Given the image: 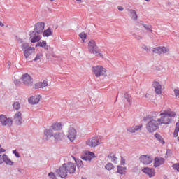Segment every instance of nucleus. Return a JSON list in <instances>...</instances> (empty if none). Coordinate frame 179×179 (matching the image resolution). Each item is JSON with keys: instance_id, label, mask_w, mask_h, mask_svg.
<instances>
[{"instance_id": "1", "label": "nucleus", "mask_w": 179, "mask_h": 179, "mask_svg": "<svg viewBox=\"0 0 179 179\" xmlns=\"http://www.w3.org/2000/svg\"><path fill=\"white\" fill-rule=\"evenodd\" d=\"M159 118L157 119V122L159 125H169L171 122V118L176 117V112L171 110L162 111L159 114Z\"/></svg>"}, {"instance_id": "2", "label": "nucleus", "mask_w": 179, "mask_h": 179, "mask_svg": "<svg viewBox=\"0 0 179 179\" xmlns=\"http://www.w3.org/2000/svg\"><path fill=\"white\" fill-rule=\"evenodd\" d=\"M60 129H62V124L59 122L53 123L49 129L44 131L47 141H50L54 136V131H60Z\"/></svg>"}, {"instance_id": "3", "label": "nucleus", "mask_w": 179, "mask_h": 179, "mask_svg": "<svg viewBox=\"0 0 179 179\" xmlns=\"http://www.w3.org/2000/svg\"><path fill=\"white\" fill-rule=\"evenodd\" d=\"M159 125H160V124H159V122H157L156 119H151L146 125V129L150 134H152V132H155V131L159 129Z\"/></svg>"}, {"instance_id": "4", "label": "nucleus", "mask_w": 179, "mask_h": 179, "mask_svg": "<svg viewBox=\"0 0 179 179\" xmlns=\"http://www.w3.org/2000/svg\"><path fill=\"white\" fill-rule=\"evenodd\" d=\"M92 72L96 78H100V76H104L107 73V70L102 66H96L92 67Z\"/></svg>"}, {"instance_id": "5", "label": "nucleus", "mask_w": 179, "mask_h": 179, "mask_svg": "<svg viewBox=\"0 0 179 179\" xmlns=\"http://www.w3.org/2000/svg\"><path fill=\"white\" fill-rule=\"evenodd\" d=\"M100 143H101V141H100V139L97 137H92L86 142V145L90 146V148H96V146H99Z\"/></svg>"}, {"instance_id": "6", "label": "nucleus", "mask_w": 179, "mask_h": 179, "mask_svg": "<svg viewBox=\"0 0 179 179\" xmlns=\"http://www.w3.org/2000/svg\"><path fill=\"white\" fill-rule=\"evenodd\" d=\"M141 163L143 164H150L153 162V157L146 155H141L139 158Z\"/></svg>"}, {"instance_id": "7", "label": "nucleus", "mask_w": 179, "mask_h": 179, "mask_svg": "<svg viewBox=\"0 0 179 179\" xmlns=\"http://www.w3.org/2000/svg\"><path fill=\"white\" fill-rule=\"evenodd\" d=\"M45 27V23L43 22H37L34 25V31L37 34H41L44 31V28Z\"/></svg>"}, {"instance_id": "8", "label": "nucleus", "mask_w": 179, "mask_h": 179, "mask_svg": "<svg viewBox=\"0 0 179 179\" xmlns=\"http://www.w3.org/2000/svg\"><path fill=\"white\" fill-rule=\"evenodd\" d=\"M76 135H77L76 129H75V128L73 127H70L69 129L68 134H67L68 139H69L71 142H73V141L76 139Z\"/></svg>"}, {"instance_id": "9", "label": "nucleus", "mask_w": 179, "mask_h": 179, "mask_svg": "<svg viewBox=\"0 0 179 179\" xmlns=\"http://www.w3.org/2000/svg\"><path fill=\"white\" fill-rule=\"evenodd\" d=\"M12 122H13L12 120L8 119V117H6V116H5L3 115H0V123L3 127H6V125H8V127H10V126H12Z\"/></svg>"}, {"instance_id": "10", "label": "nucleus", "mask_w": 179, "mask_h": 179, "mask_svg": "<svg viewBox=\"0 0 179 179\" xmlns=\"http://www.w3.org/2000/svg\"><path fill=\"white\" fill-rule=\"evenodd\" d=\"M54 142L55 143H58V142H61V141H64L66 138V136L64 133L57 132L53 134Z\"/></svg>"}, {"instance_id": "11", "label": "nucleus", "mask_w": 179, "mask_h": 179, "mask_svg": "<svg viewBox=\"0 0 179 179\" xmlns=\"http://www.w3.org/2000/svg\"><path fill=\"white\" fill-rule=\"evenodd\" d=\"M22 82L26 86H30L33 83V79H31L30 75L25 73L22 76Z\"/></svg>"}, {"instance_id": "12", "label": "nucleus", "mask_w": 179, "mask_h": 179, "mask_svg": "<svg viewBox=\"0 0 179 179\" xmlns=\"http://www.w3.org/2000/svg\"><path fill=\"white\" fill-rule=\"evenodd\" d=\"M169 48L164 46H161V47L155 48L152 50V52H154L155 54H159V55H161V54H166V52H169Z\"/></svg>"}, {"instance_id": "13", "label": "nucleus", "mask_w": 179, "mask_h": 179, "mask_svg": "<svg viewBox=\"0 0 179 179\" xmlns=\"http://www.w3.org/2000/svg\"><path fill=\"white\" fill-rule=\"evenodd\" d=\"M64 167L66 168V170L70 173V174H73V173L76 171V166H75V164L72 162L64 164Z\"/></svg>"}, {"instance_id": "14", "label": "nucleus", "mask_w": 179, "mask_h": 179, "mask_svg": "<svg viewBox=\"0 0 179 179\" xmlns=\"http://www.w3.org/2000/svg\"><path fill=\"white\" fill-rule=\"evenodd\" d=\"M40 100H41V96L36 95L34 96H31L28 99V102L29 103V104L34 106L35 104H38V103H40Z\"/></svg>"}, {"instance_id": "15", "label": "nucleus", "mask_w": 179, "mask_h": 179, "mask_svg": "<svg viewBox=\"0 0 179 179\" xmlns=\"http://www.w3.org/2000/svg\"><path fill=\"white\" fill-rule=\"evenodd\" d=\"M57 173L59 177H61L62 178H65V177L68 176V171H66V168L65 167L64 164L62 166L59 168V169L57 170Z\"/></svg>"}, {"instance_id": "16", "label": "nucleus", "mask_w": 179, "mask_h": 179, "mask_svg": "<svg viewBox=\"0 0 179 179\" xmlns=\"http://www.w3.org/2000/svg\"><path fill=\"white\" fill-rule=\"evenodd\" d=\"M142 171L150 178L155 177V174H156L153 168L145 167L142 169Z\"/></svg>"}, {"instance_id": "17", "label": "nucleus", "mask_w": 179, "mask_h": 179, "mask_svg": "<svg viewBox=\"0 0 179 179\" xmlns=\"http://www.w3.org/2000/svg\"><path fill=\"white\" fill-rule=\"evenodd\" d=\"M152 85H153L155 93L157 94H162V85H160V83L157 81H154Z\"/></svg>"}, {"instance_id": "18", "label": "nucleus", "mask_w": 179, "mask_h": 179, "mask_svg": "<svg viewBox=\"0 0 179 179\" xmlns=\"http://www.w3.org/2000/svg\"><path fill=\"white\" fill-rule=\"evenodd\" d=\"M165 159L164 158L160 157H157L155 159V162H154V167H160L162 164H164Z\"/></svg>"}, {"instance_id": "19", "label": "nucleus", "mask_w": 179, "mask_h": 179, "mask_svg": "<svg viewBox=\"0 0 179 179\" xmlns=\"http://www.w3.org/2000/svg\"><path fill=\"white\" fill-rule=\"evenodd\" d=\"M48 86V83L47 80H44L43 82L38 83L35 84V89H44Z\"/></svg>"}, {"instance_id": "20", "label": "nucleus", "mask_w": 179, "mask_h": 179, "mask_svg": "<svg viewBox=\"0 0 179 179\" xmlns=\"http://www.w3.org/2000/svg\"><path fill=\"white\" fill-rule=\"evenodd\" d=\"M96 48H97V44L96 43V41L94 40H90L88 42V50L90 52Z\"/></svg>"}, {"instance_id": "21", "label": "nucleus", "mask_w": 179, "mask_h": 179, "mask_svg": "<svg viewBox=\"0 0 179 179\" xmlns=\"http://www.w3.org/2000/svg\"><path fill=\"white\" fill-rule=\"evenodd\" d=\"M34 51H36L35 48H29V49L24 50V55L25 58H29V57H30V55H31Z\"/></svg>"}, {"instance_id": "22", "label": "nucleus", "mask_w": 179, "mask_h": 179, "mask_svg": "<svg viewBox=\"0 0 179 179\" xmlns=\"http://www.w3.org/2000/svg\"><path fill=\"white\" fill-rule=\"evenodd\" d=\"M14 120L17 125H20L22 124V113L18 112L16 113L15 115Z\"/></svg>"}, {"instance_id": "23", "label": "nucleus", "mask_w": 179, "mask_h": 179, "mask_svg": "<svg viewBox=\"0 0 179 179\" xmlns=\"http://www.w3.org/2000/svg\"><path fill=\"white\" fill-rule=\"evenodd\" d=\"M94 157H96V155H94V152H88L86 153V155L84 157L83 159L88 162H92V159H94Z\"/></svg>"}, {"instance_id": "24", "label": "nucleus", "mask_w": 179, "mask_h": 179, "mask_svg": "<svg viewBox=\"0 0 179 179\" xmlns=\"http://www.w3.org/2000/svg\"><path fill=\"white\" fill-rule=\"evenodd\" d=\"M31 43H38L40 40H41V36L40 35H36V34H32L31 37Z\"/></svg>"}, {"instance_id": "25", "label": "nucleus", "mask_w": 179, "mask_h": 179, "mask_svg": "<svg viewBox=\"0 0 179 179\" xmlns=\"http://www.w3.org/2000/svg\"><path fill=\"white\" fill-rule=\"evenodd\" d=\"M36 47H41L44 48V50H48V46L47 45V41H41L36 45Z\"/></svg>"}, {"instance_id": "26", "label": "nucleus", "mask_w": 179, "mask_h": 179, "mask_svg": "<svg viewBox=\"0 0 179 179\" xmlns=\"http://www.w3.org/2000/svg\"><path fill=\"white\" fill-rule=\"evenodd\" d=\"M91 54H94L96 57H100V58H103V54L100 52L99 48H95L93 50H92Z\"/></svg>"}, {"instance_id": "27", "label": "nucleus", "mask_w": 179, "mask_h": 179, "mask_svg": "<svg viewBox=\"0 0 179 179\" xmlns=\"http://www.w3.org/2000/svg\"><path fill=\"white\" fill-rule=\"evenodd\" d=\"M52 29L51 28H48L46 30H44L43 32V37H50V36H52Z\"/></svg>"}, {"instance_id": "28", "label": "nucleus", "mask_w": 179, "mask_h": 179, "mask_svg": "<svg viewBox=\"0 0 179 179\" xmlns=\"http://www.w3.org/2000/svg\"><path fill=\"white\" fill-rule=\"evenodd\" d=\"M117 173L118 174H125L127 173V167H122L121 166H117Z\"/></svg>"}, {"instance_id": "29", "label": "nucleus", "mask_w": 179, "mask_h": 179, "mask_svg": "<svg viewBox=\"0 0 179 179\" xmlns=\"http://www.w3.org/2000/svg\"><path fill=\"white\" fill-rule=\"evenodd\" d=\"M155 138H156V139H157V141H159L162 145H164L166 143L164 138H163V137L159 133H156L155 134Z\"/></svg>"}, {"instance_id": "30", "label": "nucleus", "mask_w": 179, "mask_h": 179, "mask_svg": "<svg viewBox=\"0 0 179 179\" xmlns=\"http://www.w3.org/2000/svg\"><path fill=\"white\" fill-rule=\"evenodd\" d=\"M3 159L6 164H8V166H12V164H13L12 160H10L9 157H8V155H6V154H3Z\"/></svg>"}, {"instance_id": "31", "label": "nucleus", "mask_w": 179, "mask_h": 179, "mask_svg": "<svg viewBox=\"0 0 179 179\" xmlns=\"http://www.w3.org/2000/svg\"><path fill=\"white\" fill-rule=\"evenodd\" d=\"M140 24H141V26H143L144 29H145V30H148V31H150V33H152L153 31V30H152V25H148L145 23H143V22L141 21Z\"/></svg>"}, {"instance_id": "32", "label": "nucleus", "mask_w": 179, "mask_h": 179, "mask_svg": "<svg viewBox=\"0 0 179 179\" xmlns=\"http://www.w3.org/2000/svg\"><path fill=\"white\" fill-rule=\"evenodd\" d=\"M129 13L131 19H134V20H138V15H136V11L134 10H129Z\"/></svg>"}, {"instance_id": "33", "label": "nucleus", "mask_w": 179, "mask_h": 179, "mask_svg": "<svg viewBox=\"0 0 179 179\" xmlns=\"http://www.w3.org/2000/svg\"><path fill=\"white\" fill-rule=\"evenodd\" d=\"M178 132H179V122H177L176 124V128L173 132L174 138H177V136H178Z\"/></svg>"}, {"instance_id": "34", "label": "nucleus", "mask_w": 179, "mask_h": 179, "mask_svg": "<svg viewBox=\"0 0 179 179\" xmlns=\"http://www.w3.org/2000/svg\"><path fill=\"white\" fill-rule=\"evenodd\" d=\"M108 159H110L113 163H117V157H115V155L114 154H110L108 155Z\"/></svg>"}, {"instance_id": "35", "label": "nucleus", "mask_w": 179, "mask_h": 179, "mask_svg": "<svg viewBox=\"0 0 179 179\" xmlns=\"http://www.w3.org/2000/svg\"><path fill=\"white\" fill-rule=\"evenodd\" d=\"M79 37L82 39L83 43H85V40H86V38H87V34H86V33H85V32H81L79 34Z\"/></svg>"}, {"instance_id": "36", "label": "nucleus", "mask_w": 179, "mask_h": 179, "mask_svg": "<svg viewBox=\"0 0 179 179\" xmlns=\"http://www.w3.org/2000/svg\"><path fill=\"white\" fill-rule=\"evenodd\" d=\"M22 51L24 52V50H29V48H34L33 47H30L29 43L22 44Z\"/></svg>"}, {"instance_id": "37", "label": "nucleus", "mask_w": 179, "mask_h": 179, "mask_svg": "<svg viewBox=\"0 0 179 179\" xmlns=\"http://www.w3.org/2000/svg\"><path fill=\"white\" fill-rule=\"evenodd\" d=\"M105 168L106 170H113L114 169V165L112 163H108L106 166Z\"/></svg>"}, {"instance_id": "38", "label": "nucleus", "mask_w": 179, "mask_h": 179, "mask_svg": "<svg viewBox=\"0 0 179 179\" xmlns=\"http://www.w3.org/2000/svg\"><path fill=\"white\" fill-rule=\"evenodd\" d=\"M13 110H20V103L19 102H15L13 105Z\"/></svg>"}, {"instance_id": "39", "label": "nucleus", "mask_w": 179, "mask_h": 179, "mask_svg": "<svg viewBox=\"0 0 179 179\" xmlns=\"http://www.w3.org/2000/svg\"><path fill=\"white\" fill-rule=\"evenodd\" d=\"M124 96H125V99H127L128 103L129 104H132V99L131 98V96L128 94H125Z\"/></svg>"}, {"instance_id": "40", "label": "nucleus", "mask_w": 179, "mask_h": 179, "mask_svg": "<svg viewBox=\"0 0 179 179\" xmlns=\"http://www.w3.org/2000/svg\"><path fill=\"white\" fill-rule=\"evenodd\" d=\"M43 55L41 53H38L36 57L34 59V61H38V59H41Z\"/></svg>"}, {"instance_id": "41", "label": "nucleus", "mask_w": 179, "mask_h": 179, "mask_svg": "<svg viewBox=\"0 0 179 179\" xmlns=\"http://www.w3.org/2000/svg\"><path fill=\"white\" fill-rule=\"evenodd\" d=\"M172 167L173 170H177L178 171H179V163L173 164L172 165Z\"/></svg>"}, {"instance_id": "42", "label": "nucleus", "mask_w": 179, "mask_h": 179, "mask_svg": "<svg viewBox=\"0 0 179 179\" xmlns=\"http://www.w3.org/2000/svg\"><path fill=\"white\" fill-rule=\"evenodd\" d=\"M127 131L129 132H131V134H135V132H136V130L135 129L134 127L127 129Z\"/></svg>"}, {"instance_id": "43", "label": "nucleus", "mask_w": 179, "mask_h": 179, "mask_svg": "<svg viewBox=\"0 0 179 179\" xmlns=\"http://www.w3.org/2000/svg\"><path fill=\"white\" fill-rule=\"evenodd\" d=\"M143 50H144L145 51H146V52H149V51H150V48H148V46L143 45L142 46Z\"/></svg>"}, {"instance_id": "44", "label": "nucleus", "mask_w": 179, "mask_h": 179, "mask_svg": "<svg viewBox=\"0 0 179 179\" xmlns=\"http://www.w3.org/2000/svg\"><path fill=\"white\" fill-rule=\"evenodd\" d=\"M48 176H49V177H50V178H52V179H55V175L54 174V173L50 172V173H48Z\"/></svg>"}, {"instance_id": "45", "label": "nucleus", "mask_w": 179, "mask_h": 179, "mask_svg": "<svg viewBox=\"0 0 179 179\" xmlns=\"http://www.w3.org/2000/svg\"><path fill=\"white\" fill-rule=\"evenodd\" d=\"M13 155H15V156H16L17 158L20 157V155L17 152L16 150L13 151Z\"/></svg>"}, {"instance_id": "46", "label": "nucleus", "mask_w": 179, "mask_h": 179, "mask_svg": "<svg viewBox=\"0 0 179 179\" xmlns=\"http://www.w3.org/2000/svg\"><path fill=\"white\" fill-rule=\"evenodd\" d=\"M142 127H143L142 124H141V125H139V126H135V127H134V129H136V131H139V129H142Z\"/></svg>"}, {"instance_id": "47", "label": "nucleus", "mask_w": 179, "mask_h": 179, "mask_svg": "<svg viewBox=\"0 0 179 179\" xmlns=\"http://www.w3.org/2000/svg\"><path fill=\"white\" fill-rule=\"evenodd\" d=\"M4 162L3 155H0V164H2Z\"/></svg>"}, {"instance_id": "48", "label": "nucleus", "mask_w": 179, "mask_h": 179, "mask_svg": "<svg viewBox=\"0 0 179 179\" xmlns=\"http://www.w3.org/2000/svg\"><path fill=\"white\" fill-rule=\"evenodd\" d=\"M120 163H121L122 166H124V164H125V159H124V157H121Z\"/></svg>"}, {"instance_id": "49", "label": "nucleus", "mask_w": 179, "mask_h": 179, "mask_svg": "<svg viewBox=\"0 0 179 179\" xmlns=\"http://www.w3.org/2000/svg\"><path fill=\"white\" fill-rule=\"evenodd\" d=\"M5 152H6V150L0 148V156H2V153H5Z\"/></svg>"}, {"instance_id": "50", "label": "nucleus", "mask_w": 179, "mask_h": 179, "mask_svg": "<svg viewBox=\"0 0 179 179\" xmlns=\"http://www.w3.org/2000/svg\"><path fill=\"white\" fill-rule=\"evenodd\" d=\"M15 83L17 86H19V85H20V81H19V80H17L15 81Z\"/></svg>"}, {"instance_id": "51", "label": "nucleus", "mask_w": 179, "mask_h": 179, "mask_svg": "<svg viewBox=\"0 0 179 179\" xmlns=\"http://www.w3.org/2000/svg\"><path fill=\"white\" fill-rule=\"evenodd\" d=\"M136 38L137 40H142V36L136 35Z\"/></svg>"}, {"instance_id": "52", "label": "nucleus", "mask_w": 179, "mask_h": 179, "mask_svg": "<svg viewBox=\"0 0 179 179\" xmlns=\"http://www.w3.org/2000/svg\"><path fill=\"white\" fill-rule=\"evenodd\" d=\"M118 10H120V12H122V10H124V8L119 6L118 7Z\"/></svg>"}, {"instance_id": "53", "label": "nucleus", "mask_w": 179, "mask_h": 179, "mask_svg": "<svg viewBox=\"0 0 179 179\" xmlns=\"http://www.w3.org/2000/svg\"><path fill=\"white\" fill-rule=\"evenodd\" d=\"M3 26H5V24L0 21V27H3Z\"/></svg>"}, {"instance_id": "54", "label": "nucleus", "mask_w": 179, "mask_h": 179, "mask_svg": "<svg viewBox=\"0 0 179 179\" xmlns=\"http://www.w3.org/2000/svg\"><path fill=\"white\" fill-rule=\"evenodd\" d=\"M76 2H82V0H76Z\"/></svg>"}, {"instance_id": "55", "label": "nucleus", "mask_w": 179, "mask_h": 179, "mask_svg": "<svg viewBox=\"0 0 179 179\" xmlns=\"http://www.w3.org/2000/svg\"><path fill=\"white\" fill-rule=\"evenodd\" d=\"M78 163L80 164V166H82V161H79Z\"/></svg>"}, {"instance_id": "56", "label": "nucleus", "mask_w": 179, "mask_h": 179, "mask_svg": "<svg viewBox=\"0 0 179 179\" xmlns=\"http://www.w3.org/2000/svg\"><path fill=\"white\" fill-rule=\"evenodd\" d=\"M145 1H146L147 2H149V1H150V0H145Z\"/></svg>"}, {"instance_id": "57", "label": "nucleus", "mask_w": 179, "mask_h": 179, "mask_svg": "<svg viewBox=\"0 0 179 179\" xmlns=\"http://www.w3.org/2000/svg\"><path fill=\"white\" fill-rule=\"evenodd\" d=\"M82 179H87V178H82Z\"/></svg>"}, {"instance_id": "58", "label": "nucleus", "mask_w": 179, "mask_h": 179, "mask_svg": "<svg viewBox=\"0 0 179 179\" xmlns=\"http://www.w3.org/2000/svg\"><path fill=\"white\" fill-rule=\"evenodd\" d=\"M52 1H54V0H50V2H52Z\"/></svg>"}, {"instance_id": "59", "label": "nucleus", "mask_w": 179, "mask_h": 179, "mask_svg": "<svg viewBox=\"0 0 179 179\" xmlns=\"http://www.w3.org/2000/svg\"><path fill=\"white\" fill-rule=\"evenodd\" d=\"M166 155H169V152H166Z\"/></svg>"}, {"instance_id": "60", "label": "nucleus", "mask_w": 179, "mask_h": 179, "mask_svg": "<svg viewBox=\"0 0 179 179\" xmlns=\"http://www.w3.org/2000/svg\"><path fill=\"white\" fill-rule=\"evenodd\" d=\"M0 148H1V145H0Z\"/></svg>"}]
</instances>
